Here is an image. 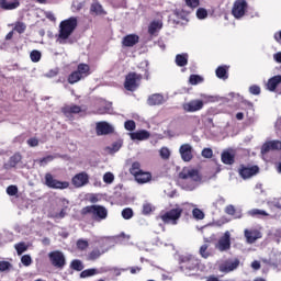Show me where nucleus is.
Returning <instances> with one entry per match:
<instances>
[{"label": "nucleus", "mask_w": 281, "mask_h": 281, "mask_svg": "<svg viewBox=\"0 0 281 281\" xmlns=\"http://www.w3.org/2000/svg\"><path fill=\"white\" fill-rule=\"evenodd\" d=\"M201 173L198 171V169L191 167H183L178 173V181L183 190H195L196 184L201 182Z\"/></svg>", "instance_id": "1"}, {"label": "nucleus", "mask_w": 281, "mask_h": 281, "mask_svg": "<svg viewBox=\"0 0 281 281\" xmlns=\"http://www.w3.org/2000/svg\"><path fill=\"white\" fill-rule=\"evenodd\" d=\"M76 27H78V18L70 16L66 20H63L59 23V31L58 35H56V42L59 43V45H65L69 36L76 32Z\"/></svg>", "instance_id": "2"}, {"label": "nucleus", "mask_w": 281, "mask_h": 281, "mask_svg": "<svg viewBox=\"0 0 281 281\" xmlns=\"http://www.w3.org/2000/svg\"><path fill=\"white\" fill-rule=\"evenodd\" d=\"M81 216L91 215L92 221H95L97 223H100L101 221H105L109 216V211L103 205H88L81 209L80 212Z\"/></svg>", "instance_id": "3"}, {"label": "nucleus", "mask_w": 281, "mask_h": 281, "mask_svg": "<svg viewBox=\"0 0 281 281\" xmlns=\"http://www.w3.org/2000/svg\"><path fill=\"white\" fill-rule=\"evenodd\" d=\"M181 214H183V209L177 206L175 209H170L169 211L161 213L160 220L165 225H179Z\"/></svg>", "instance_id": "4"}, {"label": "nucleus", "mask_w": 281, "mask_h": 281, "mask_svg": "<svg viewBox=\"0 0 281 281\" xmlns=\"http://www.w3.org/2000/svg\"><path fill=\"white\" fill-rule=\"evenodd\" d=\"M199 265H201V261L192 255L182 256L180 258L181 271H196Z\"/></svg>", "instance_id": "5"}, {"label": "nucleus", "mask_w": 281, "mask_h": 281, "mask_svg": "<svg viewBox=\"0 0 281 281\" xmlns=\"http://www.w3.org/2000/svg\"><path fill=\"white\" fill-rule=\"evenodd\" d=\"M144 76L137 72H128L125 76V81H124V89L126 91H137L139 88V82H142V79Z\"/></svg>", "instance_id": "6"}, {"label": "nucleus", "mask_w": 281, "mask_h": 281, "mask_svg": "<svg viewBox=\"0 0 281 281\" xmlns=\"http://www.w3.org/2000/svg\"><path fill=\"white\" fill-rule=\"evenodd\" d=\"M44 181V184L50 190H67L69 188V182L57 180L49 172L45 173Z\"/></svg>", "instance_id": "7"}, {"label": "nucleus", "mask_w": 281, "mask_h": 281, "mask_svg": "<svg viewBox=\"0 0 281 281\" xmlns=\"http://www.w3.org/2000/svg\"><path fill=\"white\" fill-rule=\"evenodd\" d=\"M48 259L50 265L55 267V269H65V265H67V259H65V254L60 250H54L48 254Z\"/></svg>", "instance_id": "8"}, {"label": "nucleus", "mask_w": 281, "mask_h": 281, "mask_svg": "<svg viewBox=\"0 0 281 281\" xmlns=\"http://www.w3.org/2000/svg\"><path fill=\"white\" fill-rule=\"evenodd\" d=\"M247 0H236L233 4L232 14L235 19H243L245 12H247Z\"/></svg>", "instance_id": "9"}, {"label": "nucleus", "mask_w": 281, "mask_h": 281, "mask_svg": "<svg viewBox=\"0 0 281 281\" xmlns=\"http://www.w3.org/2000/svg\"><path fill=\"white\" fill-rule=\"evenodd\" d=\"M215 248L218 249V251H229V249H232V235L229 234V231H226L218 239Z\"/></svg>", "instance_id": "10"}, {"label": "nucleus", "mask_w": 281, "mask_h": 281, "mask_svg": "<svg viewBox=\"0 0 281 281\" xmlns=\"http://www.w3.org/2000/svg\"><path fill=\"white\" fill-rule=\"evenodd\" d=\"M238 172L241 179H251V177H256V175L260 172V167H258V165H254L251 167L240 165Z\"/></svg>", "instance_id": "11"}, {"label": "nucleus", "mask_w": 281, "mask_h": 281, "mask_svg": "<svg viewBox=\"0 0 281 281\" xmlns=\"http://www.w3.org/2000/svg\"><path fill=\"white\" fill-rule=\"evenodd\" d=\"M108 249L104 248V243H100L99 246L94 247L90 252L87 255V260L91 262H95V260L100 259L103 254H106Z\"/></svg>", "instance_id": "12"}, {"label": "nucleus", "mask_w": 281, "mask_h": 281, "mask_svg": "<svg viewBox=\"0 0 281 281\" xmlns=\"http://www.w3.org/2000/svg\"><path fill=\"white\" fill-rule=\"evenodd\" d=\"M115 132V128L112 127L106 121L98 122L95 125V133L98 136L111 135Z\"/></svg>", "instance_id": "13"}, {"label": "nucleus", "mask_w": 281, "mask_h": 281, "mask_svg": "<svg viewBox=\"0 0 281 281\" xmlns=\"http://www.w3.org/2000/svg\"><path fill=\"white\" fill-rule=\"evenodd\" d=\"M268 91L281 94V75L273 76L266 85Z\"/></svg>", "instance_id": "14"}, {"label": "nucleus", "mask_w": 281, "mask_h": 281, "mask_svg": "<svg viewBox=\"0 0 281 281\" xmlns=\"http://www.w3.org/2000/svg\"><path fill=\"white\" fill-rule=\"evenodd\" d=\"M71 183L75 188H82L89 183V175H87L85 171L77 173L71 179Z\"/></svg>", "instance_id": "15"}, {"label": "nucleus", "mask_w": 281, "mask_h": 281, "mask_svg": "<svg viewBox=\"0 0 281 281\" xmlns=\"http://www.w3.org/2000/svg\"><path fill=\"white\" fill-rule=\"evenodd\" d=\"M180 157L182 161H190L191 159H194L192 145L190 144H182L179 148Z\"/></svg>", "instance_id": "16"}, {"label": "nucleus", "mask_w": 281, "mask_h": 281, "mask_svg": "<svg viewBox=\"0 0 281 281\" xmlns=\"http://www.w3.org/2000/svg\"><path fill=\"white\" fill-rule=\"evenodd\" d=\"M240 267V260L235 259L233 261H226L224 263H221L218 267V270L221 273H229L232 271H235V269H238Z\"/></svg>", "instance_id": "17"}, {"label": "nucleus", "mask_w": 281, "mask_h": 281, "mask_svg": "<svg viewBox=\"0 0 281 281\" xmlns=\"http://www.w3.org/2000/svg\"><path fill=\"white\" fill-rule=\"evenodd\" d=\"M244 236L248 245H254L256 240H258L259 238H262V233H260V231L258 229H245Z\"/></svg>", "instance_id": "18"}, {"label": "nucleus", "mask_w": 281, "mask_h": 281, "mask_svg": "<svg viewBox=\"0 0 281 281\" xmlns=\"http://www.w3.org/2000/svg\"><path fill=\"white\" fill-rule=\"evenodd\" d=\"M203 105L204 103L201 100H191L183 104V110L187 111V113H196V111H201V109H203Z\"/></svg>", "instance_id": "19"}, {"label": "nucleus", "mask_w": 281, "mask_h": 281, "mask_svg": "<svg viewBox=\"0 0 281 281\" xmlns=\"http://www.w3.org/2000/svg\"><path fill=\"white\" fill-rule=\"evenodd\" d=\"M271 150H281V142L280 140H269V142H266L261 146L262 155H267V153H271Z\"/></svg>", "instance_id": "20"}, {"label": "nucleus", "mask_w": 281, "mask_h": 281, "mask_svg": "<svg viewBox=\"0 0 281 281\" xmlns=\"http://www.w3.org/2000/svg\"><path fill=\"white\" fill-rule=\"evenodd\" d=\"M139 43V35L130 34L123 37L122 45L123 47H135Z\"/></svg>", "instance_id": "21"}, {"label": "nucleus", "mask_w": 281, "mask_h": 281, "mask_svg": "<svg viewBox=\"0 0 281 281\" xmlns=\"http://www.w3.org/2000/svg\"><path fill=\"white\" fill-rule=\"evenodd\" d=\"M222 162L225 164V166H234L236 161V154L225 150L221 155Z\"/></svg>", "instance_id": "22"}, {"label": "nucleus", "mask_w": 281, "mask_h": 281, "mask_svg": "<svg viewBox=\"0 0 281 281\" xmlns=\"http://www.w3.org/2000/svg\"><path fill=\"white\" fill-rule=\"evenodd\" d=\"M147 104L149 106H159V105L164 104V95H161L159 93L149 95L147 99Z\"/></svg>", "instance_id": "23"}, {"label": "nucleus", "mask_w": 281, "mask_h": 281, "mask_svg": "<svg viewBox=\"0 0 281 281\" xmlns=\"http://www.w3.org/2000/svg\"><path fill=\"white\" fill-rule=\"evenodd\" d=\"M228 71H229V66L227 65L218 66L215 70V76L220 78V80H227V78H229Z\"/></svg>", "instance_id": "24"}, {"label": "nucleus", "mask_w": 281, "mask_h": 281, "mask_svg": "<svg viewBox=\"0 0 281 281\" xmlns=\"http://www.w3.org/2000/svg\"><path fill=\"white\" fill-rule=\"evenodd\" d=\"M150 138V132L142 130L131 134V139H137L138 142H144Z\"/></svg>", "instance_id": "25"}, {"label": "nucleus", "mask_w": 281, "mask_h": 281, "mask_svg": "<svg viewBox=\"0 0 281 281\" xmlns=\"http://www.w3.org/2000/svg\"><path fill=\"white\" fill-rule=\"evenodd\" d=\"M76 71L83 79L87 78L88 76H91V67L89 66V64H79L77 66Z\"/></svg>", "instance_id": "26"}, {"label": "nucleus", "mask_w": 281, "mask_h": 281, "mask_svg": "<svg viewBox=\"0 0 281 281\" xmlns=\"http://www.w3.org/2000/svg\"><path fill=\"white\" fill-rule=\"evenodd\" d=\"M151 180H153V173L144 170L139 172L135 178V181H137L140 184L148 183Z\"/></svg>", "instance_id": "27"}, {"label": "nucleus", "mask_w": 281, "mask_h": 281, "mask_svg": "<svg viewBox=\"0 0 281 281\" xmlns=\"http://www.w3.org/2000/svg\"><path fill=\"white\" fill-rule=\"evenodd\" d=\"M21 5L19 0H14L13 2H8V0H0L1 10H16Z\"/></svg>", "instance_id": "28"}, {"label": "nucleus", "mask_w": 281, "mask_h": 281, "mask_svg": "<svg viewBox=\"0 0 281 281\" xmlns=\"http://www.w3.org/2000/svg\"><path fill=\"white\" fill-rule=\"evenodd\" d=\"M161 27H164V23L161 21H153L148 26V34H150V36H155Z\"/></svg>", "instance_id": "29"}, {"label": "nucleus", "mask_w": 281, "mask_h": 281, "mask_svg": "<svg viewBox=\"0 0 281 281\" xmlns=\"http://www.w3.org/2000/svg\"><path fill=\"white\" fill-rule=\"evenodd\" d=\"M90 13L91 14H97V16H100L102 14H106V12L104 11V9L102 8V4H100L99 2H93L90 7Z\"/></svg>", "instance_id": "30"}, {"label": "nucleus", "mask_w": 281, "mask_h": 281, "mask_svg": "<svg viewBox=\"0 0 281 281\" xmlns=\"http://www.w3.org/2000/svg\"><path fill=\"white\" fill-rule=\"evenodd\" d=\"M23 159V156H21L20 153H15L13 156L9 159V166L10 168H16L19 164H21V160Z\"/></svg>", "instance_id": "31"}, {"label": "nucleus", "mask_w": 281, "mask_h": 281, "mask_svg": "<svg viewBox=\"0 0 281 281\" xmlns=\"http://www.w3.org/2000/svg\"><path fill=\"white\" fill-rule=\"evenodd\" d=\"M176 65L178 67H186V65H188V54H178L176 56Z\"/></svg>", "instance_id": "32"}, {"label": "nucleus", "mask_w": 281, "mask_h": 281, "mask_svg": "<svg viewBox=\"0 0 281 281\" xmlns=\"http://www.w3.org/2000/svg\"><path fill=\"white\" fill-rule=\"evenodd\" d=\"M80 80H85L83 77H81L76 70L72 71L68 78H67V82L69 85H76V82H80Z\"/></svg>", "instance_id": "33"}, {"label": "nucleus", "mask_w": 281, "mask_h": 281, "mask_svg": "<svg viewBox=\"0 0 281 281\" xmlns=\"http://www.w3.org/2000/svg\"><path fill=\"white\" fill-rule=\"evenodd\" d=\"M142 165L139 164V161H135L132 164V167L130 168V175H132L134 177V179L136 178V176H138L142 172Z\"/></svg>", "instance_id": "34"}, {"label": "nucleus", "mask_w": 281, "mask_h": 281, "mask_svg": "<svg viewBox=\"0 0 281 281\" xmlns=\"http://www.w3.org/2000/svg\"><path fill=\"white\" fill-rule=\"evenodd\" d=\"M27 30V25L25 22L18 21L14 24L13 31L18 32V34H25V31Z\"/></svg>", "instance_id": "35"}, {"label": "nucleus", "mask_w": 281, "mask_h": 281, "mask_svg": "<svg viewBox=\"0 0 281 281\" xmlns=\"http://www.w3.org/2000/svg\"><path fill=\"white\" fill-rule=\"evenodd\" d=\"M98 273H100V271H98V269L90 268V269H86V270L81 271L80 278H91L93 276H98Z\"/></svg>", "instance_id": "36"}, {"label": "nucleus", "mask_w": 281, "mask_h": 281, "mask_svg": "<svg viewBox=\"0 0 281 281\" xmlns=\"http://www.w3.org/2000/svg\"><path fill=\"white\" fill-rule=\"evenodd\" d=\"M76 247L78 251H87V249H89V240L78 239L76 243Z\"/></svg>", "instance_id": "37"}, {"label": "nucleus", "mask_w": 281, "mask_h": 281, "mask_svg": "<svg viewBox=\"0 0 281 281\" xmlns=\"http://www.w3.org/2000/svg\"><path fill=\"white\" fill-rule=\"evenodd\" d=\"M70 269H72L74 271H82V269H85V265L82 263V261H80V259H74L70 262Z\"/></svg>", "instance_id": "38"}, {"label": "nucleus", "mask_w": 281, "mask_h": 281, "mask_svg": "<svg viewBox=\"0 0 281 281\" xmlns=\"http://www.w3.org/2000/svg\"><path fill=\"white\" fill-rule=\"evenodd\" d=\"M14 249L16 250L18 256H23V254L27 251V246L25 245V241H20L14 245Z\"/></svg>", "instance_id": "39"}, {"label": "nucleus", "mask_w": 281, "mask_h": 281, "mask_svg": "<svg viewBox=\"0 0 281 281\" xmlns=\"http://www.w3.org/2000/svg\"><path fill=\"white\" fill-rule=\"evenodd\" d=\"M82 111V108H80V105H70L64 109V113H68V114H78Z\"/></svg>", "instance_id": "40"}, {"label": "nucleus", "mask_w": 281, "mask_h": 281, "mask_svg": "<svg viewBox=\"0 0 281 281\" xmlns=\"http://www.w3.org/2000/svg\"><path fill=\"white\" fill-rule=\"evenodd\" d=\"M189 82L190 85H193V86L201 85V82H203V77L199 75H191L189 77Z\"/></svg>", "instance_id": "41"}, {"label": "nucleus", "mask_w": 281, "mask_h": 281, "mask_svg": "<svg viewBox=\"0 0 281 281\" xmlns=\"http://www.w3.org/2000/svg\"><path fill=\"white\" fill-rule=\"evenodd\" d=\"M193 218L196 221H203L205 218V213L201 211V209H193L192 210Z\"/></svg>", "instance_id": "42"}, {"label": "nucleus", "mask_w": 281, "mask_h": 281, "mask_svg": "<svg viewBox=\"0 0 281 281\" xmlns=\"http://www.w3.org/2000/svg\"><path fill=\"white\" fill-rule=\"evenodd\" d=\"M159 156L165 161H168V159H170V149L168 147H161L160 150H159Z\"/></svg>", "instance_id": "43"}, {"label": "nucleus", "mask_w": 281, "mask_h": 281, "mask_svg": "<svg viewBox=\"0 0 281 281\" xmlns=\"http://www.w3.org/2000/svg\"><path fill=\"white\" fill-rule=\"evenodd\" d=\"M42 56L43 55L41 54V50H32L30 54V58H31L32 63H40Z\"/></svg>", "instance_id": "44"}, {"label": "nucleus", "mask_w": 281, "mask_h": 281, "mask_svg": "<svg viewBox=\"0 0 281 281\" xmlns=\"http://www.w3.org/2000/svg\"><path fill=\"white\" fill-rule=\"evenodd\" d=\"M202 157H204V159H212V157H214V150H212V148H204L202 149L201 153Z\"/></svg>", "instance_id": "45"}, {"label": "nucleus", "mask_w": 281, "mask_h": 281, "mask_svg": "<svg viewBox=\"0 0 281 281\" xmlns=\"http://www.w3.org/2000/svg\"><path fill=\"white\" fill-rule=\"evenodd\" d=\"M7 194H9V196H16V194H19V187L11 184L7 188Z\"/></svg>", "instance_id": "46"}, {"label": "nucleus", "mask_w": 281, "mask_h": 281, "mask_svg": "<svg viewBox=\"0 0 281 281\" xmlns=\"http://www.w3.org/2000/svg\"><path fill=\"white\" fill-rule=\"evenodd\" d=\"M133 216V209L126 207L122 211V217L125 221H131V217Z\"/></svg>", "instance_id": "47"}, {"label": "nucleus", "mask_w": 281, "mask_h": 281, "mask_svg": "<svg viewBox=\"0 0 281 281\" xmlns=\"http://www.w3.org/2000/svg\"><path fill=\"white\" fill-rule=\"evenodd\" d=\"M155 207H153V204L145 203L143 204V214L144 216H148V214L153 213Z\"/></svg>", "instance_id": "48"}, {"label": "nucleus", "mask_w": 281, "mask_h": 281, "mask_svg": "<svg viewBox=\"0 0 281 281\" xmlns=\"http://www.w3.org/2000/svg\"><path fill=\"white\" fill-rule=\"evenodd\" d=\"M210 245L204 244L200 247V256H202V258H210V251H207Z\"/></svg>", "instance_id": "49"}, {"label": "nucleus", "mask_w": 281, "mask_h": 281, "mask_svg": "<svg viewBox=\"0 0 281 281\" xmlns=\"http://www.w3.org/2000/svg\"><path fill=\"white\" fill-rule=\"evenodd\" d=\"M250 216H269V213L259 209H254L250 211Z\"/></svg>", "instance_id": "50"}, {"label": "nucleus", "mask_w": 281, "mask_h": 281, "mask_svg": "<svg viewBox=\"0 0 281 281\" xmlns=\"http://www.w3.org/2000/svg\"><path fill=\"white\" fill-rule=\"evenodd\" d=\"M186 5H188V8H191L192 10H194V8H199V5H201V1L200 0H186Z\"/></svg>", "instance_id": "51"}, {"label": "nucleus", "mask_w": 281, "mask_h": 281, "mask_svg": "<svg viewBox=\"0 0 281 281\" xmlns=\"http://www.w3.org/2000/svg\"><path fill=\"white\" fill-rule=\"evenodd\" d=\"M124 126H125V130L126 131H135L136 128V124H135V121L133 120H128L124 123Z\"/></svg>", "instance_id": "52"}, {"label": "nucleus", "mask_w": 281, "mask_h": 281, "mask_svg": "<svg viewBox=\"0 0 281 281\" xmlns=\"http://www.w3.org/2000/svg\"><path fill=\"white\" fill-rule=\"evenodd\" d=\"M196 16L198 19H207V10H205L204 8H199L196 10Z\"/></svg>", "instance_id": "53"}, {"label": "nucleus", "mask_w": 281, "mask_h": 281, "mask_svg": "<svg viewBox=\"0 0 281 281\" xmlns=\"http://www.w3.org/2000/svg\"><path fill=\"white\" fill-rule=\"evenodd\" d=\"M21 262L24 267H30V265H32V257L30 255H24L21 258Z\"/></svg>", "instance_id": "54"}, {"label": "nucleus", "mask_w": 281, "mask_h": 281, "mask_svg": "<svg viewBox=\"0 0 281 281\" xmlns=\"http://www.w3.org/2000/svg\"><path fill=\"white\" fill-rule=\"evenodd\" d=\"M104 183H111L112 181H115V176H113L111 172H106L103 176Z\"/></svg>", "instance_id": "55"}, {"label": "nucleus", "mask_w": 281, "mask_h": 281, "mask_svg": "<svg viewBox=\"0 0 281 281\" xmlns=\"http://www.w3.org/2000/svg\"><path fill=\"white\" fill-rule=\"evenodd\" d=\"M10 267H12V263L9 261H0V271H9Z\"/></svg>", "instance_id": "56"}, {"label": "nucleus", "mask_w": 281, "mask_h": 281, "mask_svg": "<svg viewBox=\"0 0 281 281\" xmlns=\"http://www.w3.org/2000/svg\"><path fill=\"white\" fill-rule=\"evenodd\" d=\"M26 144H27L31 148H36V146H38V138H36V137L29 138V139L26 140Z\"/></svg>", "instance_id": "57"}, {"label": "nucleus", "mask_w": 281, "mask_h": 281, "mask_svg": "<svg viewBox=\"0 0 281 281\" xmlns=\"http://www.w3.org/2000/svg\"><path fill=\"white\" fill-rule=\"evenodd\" d=\"M260 87L259 86H250L249 87V92L252 94V95H260Z\"/></svg>", "instance_id": "58"}, {"label": "nucleus", "mask_w": 281, "mask_h": 281, "mask_svg": "<svg viewBox=\"0 0 281 281\" xmlns=\"http://www.w3.org/2000/svg\"><path fill=\"white\" fill-rule=\"evenodd\" d=\"M225 212L228 216H234L236 214V207H234V205H227Z\"/></svg>", "instance_id": "59"}, {"label": "nucleus", "mask_w": 281, "mask_h": 281, "mask_svg": "<svg viewBox=\"0 0 281 281\" xmlns=\"http://www.w3.org/2000/svg\"><path fill=\"white\" fill-rule=\"evenodd\" d=\"M67 216V207L61 209L59 213L55 214V218H65Z\"/></svg>", "instance_id": "60"}, {"label": "nucleus", "mask_w": 281, "mask_h": 281, "mask_svg": "<svg viewBox=\"0 0 281 281\" xmlns=\"http://www.w3.org/2000/svg\"><path fill=\"white\" fill-rule=\"evenodd\" d=\"M48 161H54V156L49 155L40 159V164H47Z\"/></svg>", "instance_id": "61"}, {"label": "nucleus", "mask_w": 281, "mask_h": 281, "mask_svg": "<svg viewBox=\"0 0 281 281\" xmlns=\"http://www.w3.org/2000/svg\"><path fill=\"white\" fill-rule=\"evenodd\" d=\"M47 78H56L58 76V71L56 69H52L46 74Z\"/></svg>", "instance_id": "62"}, {"label": "nucleus", "mask_w": 281, "mask_h": 281, "mask_svg": "<svg viewBox=\"0 0 281 281\" xmlns=\"http://www.w3.org/2000/svg\"><path fill=\"white\" fill-rule=\"evenodd\" d=\"M130 269V273L135 274V273H139V271H142V267H131Z\"/></svg>", "instance_id": "63"}, {"label": "nucleus", "mask_w": 281, "mask_h": 281, "mask_svg": "<svg viewBox=\"0 0 281 281\" xmlns=\"http://www.w3.org/2000/svg\"><path fill=\"white\" fill-rule=\"evenodd\" d=\"M251 267L255 269V271H258L260 269V261L255 260L251 262Z\"/></svg>", "instance_id": "64"}]
</instances>
